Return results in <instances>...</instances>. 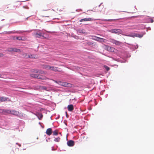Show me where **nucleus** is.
<instances>
[{
	"instance_id": "f257e3e1",
	"label": "nucleus",
	"mask_w": 154,
	"mask_h": 154,
	"mask_svg": "<svg viewBox=\"0 0 154 154\" xmlns=\"http://www.w3.org/2000/svg\"><path fill=\"white\" fill-rule=\"evenodd\" d=\"M54 81L56 83L59 85L65 87H71L72 85L70 83H68L66 82H64L60 81H56L54 80Z\"/></svg>"
},
{
	"instance_id": "f03ea898",
	"label": "nucleus",
	"mask_w": 154,
	"mask_h": 154,
	"mask_svg": "<svg viewBox=\"0 0 154 154\" xmlns=\"http://www.w3.org/2000/svg\"><path fill=\"white\" fill-rule=\"evenodd\" d=\"M109 32L113 33L125 35L123 34V31L119 29H112L109 30Z\"/></svg>"
},
{
	"instance_id": "7ed1b4c3",
	"label": "nucleus",
	"mask_w": 154,
	"mask_h": 154,
	"mask_svg": "<svg viewBox=\"0 0 154 154\" xmlns=\"http://www.w3.org/2000/svg\"><path fill=\"white\" fill-rule=\"evenodd\" d=\"M109 41L113 44H115L116 45H120L121 44V42L116 40L114 39L110 38Z\"/></svg>"
},
{
	"instance_id": "20e7f679",
	"label": "nucleus",
	"mask_w": 154,
	"mask_h": 154,
	"mask_svg": "<svg viewBox=\"0 0 154 154\" xmlns=\"http://www.w3.org/2000/svg\"><path fill=\"white\" fill-rule=\"evenodd\" d=\"M96 20H94L92 18H85L80 20L79 21L80 22H82L83 21H91Z\"/></svg>"
},
{
	"instance_id": "39448f33",
	"label": "nucleus",
	"mask_w": 154,
	"mask_h": 154,
	"mask_svg": "<svg viewBox=\"0 0 154 154\" xmlns=\"http://www.w3.org/2000/svg\"><path fill=\"white\" fill-rule=\"evenodd\" d=\"M67 144L68 146H72L74 145L75 143L72 140H69L67 141Z\"/></svg>"
},
{
	"instance_id": "423d86ee",
	"label": "nucleus",
	"mask_w": 154,
	"mask_h": 154,
	"mask_svg": "<svg viewBox=\"0 0 154 154\" xmlns=\"http://www.w3.org/2000/svg\"><path fill=\"white\" fill-rule=\"evenodd\" d=\"M19 114V112L18 111L14 110H11L10 114L16 116H18Z\"/></svg>"
},
{
	"instance_id": "0eeeda50",
	"label": "nucleus",
	"mask_w": 154,
	"mask_h": 154,
	"mask_svg": "<svg viewBox=\"0 0 154 154\" xmlns=\"http://www.w3.org/2000/svg\"><path fill=\"white\" fill-rule=\"evenodd\" d=\"M106 48L107 50L109 51L114 52V50H115L114 48L108 46H106Z\"/></svg>"
},
{
	"instance_id": "6e6552de",
	"label": "nucleus",
	"mask_w": 154,
	"mask_h": 154,
	"mask_svg": "<svg viewBox=\"0 0 154 154\" xmlns=\"http://www.w3.org/2000/svg\"><path fill=\"white\" fill-rule=\"evenodd\" d=\"M35 38H39L41 37H44V35H42V34L41 32L36 33L34 34Z\"/></svg>"
},
{
	"instance_id": "1a4fd4ad",
	"label": "nucleus",
	"mask_w": 154,
	"mask_h": 154,
	"mask_svg": "<svg viewBox=\"0 0 154 154\" xmlns=\"http://www.w3.org/2000/svg\"><path fill=\"white\" fill-rule=\"evenodd\" d=\"M95 37L96 38L94 39L95 40L101 42H104V39L96 36H95Z\"/></svg>"
},
{
	"instance_id": "9d476101",
	"label": "nucleus",
	"mask_w": 154,
	"mask_h": 154,
	"mask_svg": "<svg viewBox=\"0 0 154 154\" xmlns=\"http://www.w3.org/2000/svg\"><path fill=\"white\" fill-rule=\"evenodd\" d=\"M52 133V131L51 128H48L47 129L46 132V134L49 136Z\"/></svg>"
},
{
	"instance_id": "9b49d317",
	"label": "nucleus",
	"mask_w": 154,
	"mask_h": 154,
	"mask_svg": "<svg viewBox=\"0 0 154 154\" xmlns=\"http://www.w3.org/2000/svg\"><path fill=\"white\" fill-rule=\"evenodd\" d=\"M43 68L47 70H51L52 66L48 65H45L44 66Z\"/></svg>"
},
{
	"instance_id": "f8f14e48",
	"label": "nucleus",
	"mask_w": 154,
	"mask_h": 154,
	"mask_svg": "<svg viewBox=\"0 0 154 154\" xmlns=\"http://www.w3.org/2000/svg\"><path fill=\"white\" fill-rule=\"evenodd\" d=\"M67 108L68 111H72L74 109L73 106L72 104L69 105L68 106Z\"/></svg>"
},
{
	"instance_id": "ddd939ff",
	"label": "nucleus",
	"mask_w": 154,
	"mask_h": 154,
	"mask_svg": "<svg viewBox=\"0 0 154 154\" xmlns=\"http://www.w3.org/2000/svg\"><path fill=\"white\" fill-rule=\"evenodd\" d=\"M30 76L33 78L38 79L39 75L32 73L30 74Z\"/></svg>"
},
{
	"instance_id": "4468645a",
	"label": "nucleus",
	"mask_w": 154,
	"mask_h": 154,
	"mask_svg": "<svg viewBox=\"0 0 154 154\" xmlns=\"http://www.w3.org/2000/svg\"><path fill=\"white\" fill-rule=\"evenodd\" d=\"M8 99V98L6 97H0V101L1 102L5 101Z\"/></svg>"
},
{
	"instance_id": "2eb2a0df",
	"label": "nucleus",
	"mask_w": 154,
	"mask_h": 154,
	"mask_svg": "<svg viewBox=\"0 0 154 154\" xmlns=\"http://www.w3.org/2000/svg\"><path fill=\"white\" fill-rule=\"evenodd\" d=\"M38 79H41L42 80H46L48 79L45 76H44L42 75H39V76L38 77Z\"/></svg>"
},
{
	"instance_id": "dca6fc26",
	"label": "nucleus",
	"mask_w": 154,
	"mask_h": 154,
	"mask_svg": "<svg viewBox=\"0 0 154 154\" xmlns=\"http://www.w3.org/2000/svg\"><path fill=\"white\" fill-rule=\"evenodd\" d=\"M51 70L55 72L58 71V68L56 67L52 66Z\"/></svg>"
},
{
	"instance_id": "f3484780",
	"label": "nucleus",
	"mask_w": 154,
	"mask_h": 154,
	"mask_svg": "<svg viewBox=\"0 0 154 154\" xmlns=\"http://www.w3.org/2000/svg\"><path fill=\"white\" fill-rule=\"evenodd\" d=\"M13 51L16 52L20 53L21 52V51L19 49L14 48Z\"/></svg>"
},
{
	"instance_id": "a211bd4d",
	"label": "nucleus",
	"mask_w": 154,
	"mask_h": 154,
	"mask_svg": "<svg viewBox=\"0 0 154 154\" xmlns=\"http://www.w3.org/2000/svg\"><path fill=\"white\" fill-rule=\"evenodd\" d=\"M3 112L8 114H10L11 110L5 109L3 110Z\"/></svg>"
},
{
	"instance_id": "6ab92c4d",
	"label": "nucleus",
	"mask_w": 154,
	"mask_h": 154,
	"mask_svg": "<svg viewBox=\"0 0 154 154\" xmlns=\"http://www.w3.org/2000/svg\"><path fill=\"white\" fill-rule=\"evenodd\" d=\"M13 48H9L7 49V51L9 52L13 51Z\"/></svg>"
},
{
	"instance_id": "aec40b11",
	"label": "nucleus",
	"mask_w": 154,
	"mask_h": 154,
	"mask_svg": "<svg viewBox=\"0 0 154 154\" xmlns=\"http://www.w3.org/2000/svg\"><path fill=\"white\" fill-rule=\"evenodd\" d=\"M58 131L57 130H55L53 132V134L54 135H57L58 134Z\"/></svg>"
},
{
	"instance_id": "412c9836",
	"label": "nucleus",
	"mask_w": 154,
	"mask_h": 154,
	"mask_svg": "<svg viewBox=\"0 0 154 154\" xmlns=\"http://www.w3.org/2000/svg\"><path fill=\"white\" fill-rule=\"evenodd\" d=\"M35 56L34 55L30 54V55H28V58H35Z\"/></svg>"
},
{
	"instance_id": "4be33fe9",
	"label": "nucleus",
	"mask_w": 154,
	"mask_h": 154,
	"mask_svg": "<svg viewBox=\"0 0 154 154\" xmlns=\"http://www.w3.org/2000/svg\"><path fill=\"white\" fill-rule=\"evenodd\" d=\"M38 117L39 119H41L43 117V115L42 114H38Z\"/></svg>"
},
{
	"instance_id": "5701e85b",
	"label": "nucleus",
	"mask_w": 154,
	"mask_h": 154,
	"mask_svg": "<svg viewBox=\"0 0 154 154\" xmlns=\"http://www.w3.org/2000/svg\"><path fill=\"white\" fill-rule=\"evenodd\" d=\"M23 37L21 36H17V40H23Z\"/></svg>"
},
{
	"instance_id": "b1692460",
	"label": "nucleus",
	"mask_w": 154,
	"mask_h": 154,
	"mask_svg": "<svg viewBox=\"0 0 154 154\" xmlns=\"http://www.w3.org/2000/svg\"><path fill=\"white\" fill-rule=\"evenodd\" d=\"M60 140V137H58L57 138H55L54 139V141L57 142H59Z\"/></svg>"
},
{
	"instance_id": "393cba45",
	"label": "nucleus",
	"mask_w": 154,
	"mask_h": 154,
	"mask_svg": "<svg viewBox=\"0 0 154 154\" xmlns=\"http://www.w3.org/2000/svg\"><path fill=\"white\" fill-rule=\"evenodd\" d=\"M23 55L24 57L25 58H28V55H27V54L26 53H24L23 54Z\"/></svg>"
},
{
	"instance_id": "a878e982",
	"label": "nucleus",
	"mask_w": 154,
	"mask_h": 154,
	"mask_svg": "<svg viewBox=\"0 0 154 154\" xmlns=\"http://www.w3.org/2000/svg\"><path fill=\"white\" fill-rule=\"evenodd\" d=\"M143 36V35H140L139 34H136V35H135V36L138 37L140 38L142 37Z\"/></svg>"
},
{
	"instance_id": "bb28decb",
	"label": "nucleus",
	"mask_w": 154,
	"mask_h": 154,
	"mask_svg": "<svg viewBox=\"0 0 154 154\" xmlns=\"http://www.w3.org/2000/svg\"><path fill=\"white\" fill-rule=\"evenodd\" d=\"M104 67L107 71H108L109 70V67L106 66H105Z\"/></svg>"
},
{
	"instance_id": "cd10ccee",
	"label": "nucleus",
	"mask_w": 154,
	"mask_h": 154,
	"mask_svg": "<svg viewBox=\"0 0 154 154\" xmlns=\"http://www.w3.org/2000/svg\"><path fill=\"white\" fill-rule=\"evenodd\" d=\"M37 73H39L40 74H43L45 73V72L42 71H40L39 72L38 71L37 72Z\"/></svg>"
},
{
	"instance_id": "c85d7f7f",
	"label": "nucleus",
	"mask_w": 154,
	"mask_h": 154,
	"mask_svg": "<svg viewBox=\"0 0 154 154\" xmlns=\"http://www.w3.org/2000/svg\"><path fill=\"white\" fill-rule=\"evenodd\" d=\"M12 38L14 40H17V36H13L12 37Z\"/></svg>"
},
{
	"instance_id": "c756f323",
	"label": "nucleus",
	"mask_w": 154,
	"mask_h": 154,
	"mask_svg": "<svg viewBox=\"0 0 154 154\" xmlns=\"http://www.w3.org/2000/svg\"><path fill=\"white\" fill-rule=\"evenodd\" d=\"M106 20V19H105L103 20V21H110L111 20Z\"/></svg>"
},
{
	"instance_id": "7c9ffc66",
	"label": "nucleus",
	"mask_w": 154,
	"mask_h": 154,
	"mask_svg": "<svg viewBox=\"0 0 154 154\" xmlns=\"http://www.w3.org/2000/svg\"><path fill=\"white\" fill-rule=\"evenodd\" d=\"M94 43L91 42H88L87 43V44L89 45H93Z\"/></svg>"
},
{
	"instance_id": "2f4dec72",
	"label": "nucleus",
	"mask_w": 154,
	"mask_h": 154,
	"mask_svg": "<svg viewBox=\"0 0 154 154\" xmlns=\"http://www.w3.org/2000/svg\"><path fill=\"white\" fill-rule=\"evenodd\" d=\"M79 32H80V33H85V32H84V30H80L79 31Z\"/></svg>"
},
{
	"instance_id": "473e14b6",
	"label": "nucleus",
	"mask_w": 154,
	"mask_h": 154,
	"mask_svg": "<svg viewBox=\"0 0 154 154\" xmlns=\"http://www.w3.org/2000/svg\"><path fill=\"white\" fill-rule=\"evenodd\" d=\"M4 56V54L2 53H0V57H2Z\"/></svg>"
},
{
	"instance_id": "72a5a7b5",
	"label": "nucleus",
	"mask_w": 154,
	"mask_h": 154,
	"mask_svg": "<svg viewBox=\"0 0 154 154\" xmlns=\"http://www.w3.org/2000/svg\"><path fill=\"white\" fill-rule=\"evenodd\" d=\"M32 30H30L27 31H26V32H32Z\"/></svg>"
},
{
	"instance_id": "f704fd0d",
	"label": "nucleus",
	"mask_w": 154,
	"mask_h": 154,
	"mask_svg": "<svg viewBox=\"0 0 154 154\" xmlns=\"http://www.w3.org/2000/svg\"><path fill=\"white\" fill-rule=\"evenodd\" d=\"M29 17H27L25 19V20H28V18H29Z\"/></svg>"
},
{
	"instance_id": "c9c22d12",
	"label": "nucleus",
	"mask_w": 154,
	"mask_h": 154,
	"mask_svg": "<svg viewBox=\"0 0 154 154\" xmlns=\"http://www.w3.org/2000/svg\"><path fill=\"white\" fill-rule=\"evenodd\" d=\"M126 36H130V37H134V36H133V35H126Z\"/></svg>"
},
{
	"instance_id": "e433bc0d",
	"label": "nucleus",
	"mask_w": 154,
	"mask_h": 154,
	"mask_svg": "<svg viewBox=\"0 0 154 154\" xmlns=\"http://www.w3.org/2000/svg\"><path fill=\"white\" fill-rule=\"evenodd\" d=\"M153 20H152H152H151V23H153Z\"/></svg>"
},
{
	"instance_id": "4c0bfd02",
	"label": "nucleus",
	"mask_w": 154,
	"mask_h": 154,
	"mask_svg": "<svg viewBox=\"0 0 154 154\" xmlns=\"http://www.w3.org/2000/svg\"><path fill=\"white\" fill-rule=\"evenodd\" d=\"M1 74H0V77H1Z\"/></svg>"
}]
</instances>
